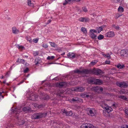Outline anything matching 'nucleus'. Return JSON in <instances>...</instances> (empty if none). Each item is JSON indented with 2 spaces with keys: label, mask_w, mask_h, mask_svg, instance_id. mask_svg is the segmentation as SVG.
Instances as JSON below:
<instances>
[{
  "label": "nucleus",
  "mask_w": 128,
  "mask_h": 128,
  "mask_svg": "<svg viewBox=\"0 0 128 128\" xmlns=\"http://www.w3.org/2000/svg\"><path fill=\"white\" fill-rule=\"evenodd\" d=\"M92 71L93 72L92 74H94L97 76L101 75L102 74V71L100 69L96 70L94 69L92 70Z\"/></svg>",
  "instance_id": "4"
},
{
  "label": "nucleus",
  "mask_w": 128,
  "mask_h": 128,
  "mask_svg": "<svg viewBox=\"0 0 128 128\" xmlns=\"http://www.w3.org/2000/svg\"><path fill=\"white\" fill-rule=\"evenodd\" d=\"M23 111L26 113H28L31 111V108L29 107H24L22 108Z\"/></svg>",
  "instance_id": "13"
},
{
  "label": "nucleus",
  "mask_w": 128,
  "mask_h": 128,
  "mask_svg": "<svg viewBox=\"0 0 128 128\" xmlns=\"http://www.w3.org/2000/svg\"><path fill=\"white\" fill-rule=\"evenodd\" d=\"M96 78L93 77L89 78L88 79V82L91 84H94Z\"/></svg>",
  "instance_id": "14"
},
{
  "label": "nucleus",
  "mask_w": 128,
  "mask_h": 128,
  "mask_svg": "<svg viewBox=\"0 0 128 128\" xmlns=\"http://www.w3.org/2000/svg\"><path fill=\"white\" fill-rule=\"evenodd\" d=\"M82 101V100L79 98L76 97H74L70 100V102H81Z\"/></svg>",
  "instance_id": "6"
},
{
  "label": "nucleus",
  "mask_w": 128,
  "mask_h": 128,
  "mask_svg": "<svg viewBox=\"0 0 128 128\" xmlns=\"http://www.w3.org/2000/svg\"><path fill=\"white\" fill-rule=\"evenodd\" d=\"M67 111L66 110H64L63 111V113L65 114H66L67 113Z\"/></svg>",
  "instance_id": "59"
},
{
  "label": "nucleus",
  "mask_w": 128,
  "mask_h": 128,
  "mask_svg": "<svg viewBox=\"0 0 128 128\" xmlns=\"http://www.w3.org/2000/svg\"><path fill=\"white\" fill-rule=\"evenodd\" d=\"M42 46L44 48H48V46L47 44H42Z\"/></svg>",
  "instance_id": "48"
},
{
  "label": "nucleus",
  "mask_w": 128,
  "mask_h": 128,
  "mask_svg": "<svg viewBox=\"0 0 128 128\" xmlns=\"http://www.w3.org/2000/svg\"><path fill=\"white\" fill-rule=\"evenodd\" d=\"M88 112L89 113V115L91 116H94L96 114V111L94 109H90L88 110Z\"/></svg>",
  "instance_id": "10"
},
{
  "label": "nucleus",
  "mask_w": 128,
  "mask_h": 128,
  "mask_svg": "<svg viewBox=\"0 0 128 128\" xmlns=\"http://www.w3.org/2000/svg\"><path fill=\"white\" fill-rule=\"evenodd\" d=\"M50 98V97L49 96L46 94L43 97V99L44 100H48Z\"/></svg>",
  "instance_id": "30"
},
{
  "label": "nucleus",
  "mask_w": 128,
  "mask_h": 128,
  "mask_svg": "<svg viewBox=\"0 0 128 128\" xmlns=\"http://www.w3.org/2000/svg\"><path fill=\"white\" fill-rule=\"evenodd\" d=\"M38 39H34L33 40V41L35 43H37L38 42Z\"/></svg>",
  "instance_id": "51"
},
{
  "label": "nucleus",
  "mask_w": 128,
  "mask_h": 128,
  "mask_svg": "<svg viewBox=\"0 0 128 128\" xmlns=\"http://www.w3.org/2000/svg\"><path fill=\"white\" fill-rule=\"evenodd\" d=\"M96 63V60H94L92 61L90 64L92 65H94Z\"/></svg>",
  "instance_id": "43"
},
{
  "label": "nucleus",
  "mask_w": 128,
  "mask_h": 128,
  "mask_svg": "<svg viewBox=\"0 0 128 128\" xmlns=\"http://www.w3.org/2000/svg\"><path fill=\"white\" fill-rule=\"evenodd\" d=\"M9 76V75L8 74V73H7L6 75L5 76V77H6V78L8 77V76Z\"/></svg>",
  "instance_id": "64"
},
{
  "label": "nucleus",
  "mask_w": 128,
  "mask_h": 128,
  "mask_svg": "<svg viewBox=\"0 0 128 128\" xmlns=\"http://www.w3.org/2000/svg\"><path fill=\"white\" fill-rule=\"evenodd\" d=\"M94 90L96 92H102L103 90V88L100 86H96L94 88Z\"/></svg>",
  "instance_id": "15"
},
{
  "label": "nucleus",
  "mask_w": 128,
  "mask_h": 128,
  "mask_svg": "<svg viewBox=\"0 0 128 128\" xmlns=\"http://www.w3.org/2000/svg\"><path fill=\"white\" fill-rule=\"evenodd\" d=\"M51 20H49L48 21V22L46 23L47 24H49V23H50L51 21Z\"/></svg>",
  "instance_id": "60"
},
{
  "label": "nucleus",
  "mask_w": 128,
  "mask_h": 128,
  "mask_svg": "<svg viewBox=\"0 0 128 128\" xmlns=\"http://www.w3.org/2000/svg\"><path fill=\"white\" fill-rule=\"evenodd\" d=\"M90 36L91 38L93 39H96L97 36L94 34V33H92V34L90 33Z\"/></svg>",
  "instance_id": "24"
},
{
  "label": "nucleus",
  "mask_w": 128,
  "mask_h": 128,
  "mask_svg": "<svg viewBox=\"0 0 128 128\" xmlns=\"http://www.w3.org/2000/svg\"><path fill=\"white\" fill-rule=\"evenodd\" d=\"M29 70V69L28 68H26L24 70V72L25 73L27 72Z\"/></svg>",
  "instance_id": "49"
},
{
  "label": "nucleus",
  "mask_w": 128,
  "mask_h": 128,
  "mask_svg": "<svg viewBox=\"0 0 128 128\" xmlns=\"http://www.w3.org/2000/svg\"><path fill=\"white\" fill-rule=\"evenodd\" d=\"M68 3V2L67 0H65V2L63 3V4L64 5H65Z\"/></svg>",
  "instance_id": "50"
},
{
  "label": "nucleus",
  "mask_w": 128,
  "mask_h": 128,
  "mask_svg": "<svg viewBox=\"0 0 128 128\" xmlns=\"http://www.w3.org/2000/svg\"><path fill=\"white\" fill-rule=\"evenodd\" d=\"M54 56H48V57L47 58V60H53L54 58Z\"/></svg>",
  "instance_id": "39"
},
{
  "label": "nucleus",
  "mask_w": 128,
  "mask_h": 128,
  "mask_svg": "<svg viewBox=\"0 0 128 128\" xmlns=\"http://www.w3.org/2000/svg\"><path fill=\"white\" fill-rule=\"evenodd\" d=\"M82 9L83 11H84V12H87L88 10L86 8L84 7V8H83Z\"/></svg>",
  "instance_id": "55"
},
{
  "label": "nucleus",
  "mask_w": 128,
  "mask_h": 128,
  "mask_svg": "<svg viewBox=\"0 0 128 128\" xmlns=\"http://www.w3.org/2000/svg\"><path fill=\"white\" fill-rule=\"evenodd\" d=\"M68 4H72L73 2H74V0H68Z\"/></svg>",
  "instance_id": "46"
},
{
  "label": "nucleus",
  "mask_w": 128,
  "mask_h": 128,
  "mask_svg": "<svg viewBox=\"0 0 128 128\" xmlns=\"http://www.w3.org/2000/svg\"><path fill=\"white\" fill-rule=\"evenodd\" d=\"M106 56L107 57V58L108 59H110L111 58L110 55L108 54H106Z\"/></svg>",
  "instance_id": "53"
},
{
  "label": "nucleus",
  "mask_w": 128,
  "mask_h": 128,
  "mask_svg": "<svg viewBox=\"0 0 128 128\" xmlns=\"http://www.w3.org/2000/svg\"><path fill=\"white\" fill-rule=\"evenodd\" d=\"M25 62L24 60L20 59V63H22L24 64Z\"/></svg>",
  "instance_id": "45"
},
{
  "label": "nucleus",
  "mask_w": 128,
  "mask_h": 128,
  "mask_svg": "<svg viewBox=\"0 0 128 128\" xmlns=\"http://www.w3.org/2000/svg\"><path fill=\"white\" fill-rule=\"evenodd\" d=\"M45 106V104L44 103L38 105L37 107L39 108H44Z\"/></svg>",
  "instance_id": "26"
},
{
  "label": "nucleus",
  "mask_w": 128,
  "mask_h": 128,
  "mask_svg": "<svg viewBox=\"0 0 128 128\" xmlns=\"http://www.w3.org/2000/svg\"><path fill=\"white\" fill-rule=\"evenodd\" d=\"M28 5L32 7H33L34 6V4L33 3H31V0H28Z\"/></svg>",
  "instance_id": "28"
},
{
  "label": "nucleus",
  "mask_w": 128,
  "mask_h": 128,
  "mask_svg": "<svg viewBox=\"0 0 128 128\" xmlns=\"http://www.w3.org/2000/svg\"><path fill=\"white\" fill-rule=\"evenodd\" d=\"M112 26L114 28L117 29V30H119V27L118 26H116L115 24H113L112 25Z\"/></svg>",
  "instance_id": "44"
},
{
  "label": "nucleus",
  "mask_w": 128,
  "mask_h": 128,
  "mask_svg": "<svg viewBox=\"0 0 128 128\" xmlns=\"http://www.w3.org/2000/svg\"><path fill=\"white\" fill-rule=\"evenodd\" d=\"M105 63L106 64H109L110 62L109 60H106L105 62Z\"/></svg>",
  "instance_id": "56"
},
{
  "label": "nucleus",
  "mask_w": 128,
  "mask_h": 128,
  "mask_svg": "<svg viewBox=\"0 0 128 128\" xmlns=\"http://www.w3.org/2000/svg\"><path fill=\"white\" fill-rule=\"evenodd\" d=\"M124 8L120 6L118 9V11L120 12H122L124 11Z\"/></svg>",
  "instance_id": "32"
},
{
  "label": "nucleus",
  "mask_w": 128,
  "mask_h": 128,
  "mask_svg": "<svg viewBox=\"0 0 128 128\" xmlns=\"http://www.w3.org/2000/svg\"><path fill=\"white\" fill-rule=\"evenodd\" d=\"M24 82V80H22L18 84V85H19L23 83Z\"/></svg>",
  "instance_id": "61"
},
{
  "label": "nucleus",
  "mask_w": 128,
  "mask_h": 128,
  "mask_svg": "<svg viewBox=\"0 0 128 128\" xmlns=\"http://www.w3.org/2000/svg\"><path fill=\"white\" fill-rule=\"evenodd\" d=\"M104 36L102 34H100L98 37V39L99 40H101L104 38Z\"/></svg>",
  "instance_id": "33"
},
{
  "label": "nucleus",
  "mask_w": 128,
  "mask_h": 128,
  "mask_svg": "<svg viewBox=\"0 0 128 128\" xmlns=\"http://www.w3.org/2000/svg\"><path fill=\"white\" fill-rule=\"evenodd\" d=\"M67 85V83L66 82H60L57 83V85L58 86L60 87H65Z\"/></svg>",
  "instance_id": "17"
},
{
  "label": "nucleus",
  "mask_w": 128,
  "mask_h": 128,
  "mask_svg": "<svg viewBox=\"0 0 128 128\" xmlns=\"http://www.w3.org/2000/svg\"><path fill=\"white\" fill-rule=\"evenodd\" d=\"M120 56L124 57L128 56V50H122L120 52Z\"/></svg>",
  "instance_id": "5"
},
{
  "label": "nucleus",
  "mask_w": 128,
  "mask_h": 128,
  "mask_svg": "<svg viewBox=\"0 0 128 128\" xmlns=\"http://www.w3.org/2000/svg\"><path fill=\"white\" fill-rule=\"evenodd\" d=\"M74 72L75 73H77L78 74L82 73V71H81L78 69L74 70Z\"/></svg>",
  "instance_id": "36"
},
{
  "label": "nucleus",
  "mask_w": 128,
  "mask_h": 128,
  "mask_svg": "<svg viewBox=\"0 0 128 128\" xmlns=\"http://www.w3.org/2000/svg\"><path fill=\"white\" fill-rule=\"evenodd\" d=\"M86 127V128H93L94 127V126L92 124H85Z\"/></svg>",
  "instance_id": "21"
},
{
  "label": "nucleus",
  "mask_w": 128,
  "mask_h": 128,
  "mask_svg": "<svg viewBox=\"0 0 128 128\" xmlns=\"http://www.w3.org/2000/svg\"><path fill=\"white\" fill-rule=\"evenodd\" d=\"M97 31L96 30L94 29H91L90 30V33L92 34V33H94V32L95 33H97Z\"/></svg>",
  "instance_id": "41"
},
{
  "label": "nucleus",
  "mask_w": 128,
  "mask_h": 128,
  "mask_svg": "<svg viewBox=\"0 0 128 128\" xmlns=\"http://www.w3.org/2000/svg\"><path fill=\"white\" fill-rule=\"evenodd\" d=\"M114 33L113 32H107L106 34V36L108 37H112L114 36Z\"/></svg>",
  "instance_id": "20"
},
{
  "label": "nucleus",
  "mask_w": 128,
  "mask_h": 128,
  "mask_svg": "<svg viewBox=\"0 0 128 128\" xmlns=\"http://www.w3.org/2000/svg\"><path fill=\"white\" fill-rule=\"evenodd\" d=\"M46 112H39L33 114L32 116V118L33 119L38 120L45 118L46 116Z\"/></svg>",
  "instance_id": "1"
},
{
  "label": "nucleus",
  "mask_w": 128,
  "mask_h": 128,
  "mask_svg": "<svg viewBox=\"0 0 128 128\" xmlns=\"http://www.w3.org/2000/svg\"><path fill=\"white\" fill-rule=\"evenodd\" d=\"M59 79V78L57 77H56L54 78L53 80H58Z\"/></svg>",
  "instance_id": "58"
},
{
  "label": "nucleus",
  "mask_w": 128,
  "mask_h": 128,
  "mask_svg": "<svg viewBox=\"0 0 128 128\" xmlns=\"http://www.w3.org/2000/svg\"><path fill=\"white\" fill-rule=\"evenodd\" d=\"M121 128H127V125H122L121 126Z\"/></svg>",
  "instance_id": "52"
},
{
  "label": "nucleus",
  "mask_w": 128,
  "mask_h": 128,
  "mask_svg": "<svg viewBox=\"0 0 128 128\" xmlns=\"http://www.w3.org/2000/svg\"><path fill=\"white\" fill-rule=\"evenodd\" d=\"M122 14H120V15H118V16H116V18H118L120 16H122Z\"/></svg>",
  "instance_id": "62"
},
{
  "label": "nucleus",
  "mask_w": 128,
  "mask_h": 128,
  "mask_svg": "<svg viewBox=\"0 0 128 128\" xmlns=\"http://www.w3.org/2000/svg\"><path fill=\"white\" fill-rule=\"evenodd\" d=\"M124 112L126 114V116H128V108L125 109Z\"/></svg>",
  "instance_id": "47"
},
{
  "label": "nucleus",
  "mask_w": 128,
  "mask_h": 128,
  "mask_svg": "<svg viewBox=\"0 0 128 128\" xmlns=\"http://www.w3.org/2000/svg\"><path fill=\"white\" fill-rule=\"evenodd\" d=\"M67 56L68 58H71L73 59L74 58H77L79 56V55L73 52H69L68 53V54H67Z\"/></svg>",
  "instance_id": "3"
},
{
  "label": "nucleus",
  "mask_w": 128,
  "mask_h": 128,
  "mask_svg": "<svg viewBox=\"0 0 128 128\" xmlns=\"http://www.w3.org/2000/svg\"><path fill=\"white\" fill-rule=\"evenodd\" d=\"M12 112L14 113L15 114L14 115V116L16 118H17L18 119L19 118V113L18 112H16L15 110H14L13 111H12Z\"/></svg>",
  "instance_id": "23"
},
{
  "label": "nucleus",
  "mask_w": 128,
  "mask_h": 128,
  "mask_svg": "<svg viewBox=\"0 0 128 128\" xmlns=\"http://www.w3.org/2000/svg\"><path fill=\"white\" fill-rule=\"evenodd\" d=\"M81 30L82 32L84 34H86L87 32L86 29L85 28L83 27H82L81 28Z\"/></svg>",
  "instance_id": "31"
},
{
  "label": "nucleus",
  "mask_w": 128,
  "mask_h": 128,
  "mask_svg": "<svg viewBox=\"0 0 128 128\" xmlns=\"http://www.w3.org/2000/svg\"><path fill=\"white\" fill-rule=\"evenodd\" d=\"M26 39L30 42H32V40L31 38L29 37L26 36Z\"/></svg>",
  "instance_id": "37"
},
{
  "label": "nucleus",
  "mask_w": 128,
  "mask_h": 128,
  "mask_svg": "<svg viewBox=\"0 0 128 128\" xmlns=\"http://www.w3.org/2000/svg\"><path fill=\"white\" fill-rule=\"evenodd\" d=\"M38 97L37 95L32 94L30 96V100L34 101H37Z\"/></svg>",
  "instance_id": "8"
},
{
  "label": "nucleus",
  "mask_w": 128,
  "mask_h": 128,
  "mask_svg": "<svg viewBox=\"0 0 128 128\" xmlns=\"http://www.w3.org/2000/svg\"><path fill=\"white\" fill-rule=\"evenodd\" d=\"M12 32L14 34H17L19 32V30L17 29L15 27H14L12 28Z\"/></svg>",
  "instance_id": "19"
},
{
  "label": "nucleus",
  "mask_w": 128,
  "mask_h": 128,
  "mask_svg": "<svg viewBox=\"0 0 128 128\" xmlns=\"http://www.w3.org/2000/svg\"><path fill=\"white\" fill-rule=\"evenodd\" d=\"M117 86L121 88H126L128 86V84L124 82H117L116 83Z\"/></svg>",
  "instance_id": "2"
},
{
  "label": "nucleus",
  "mask_w": 128,
  "mask_h": 128,
  "mask_svg": "<svg viewBox=\"0 0 128 128\" xmlns=\"http://www.w3.org/2000/svg\"><path fill=\"white\" fill-rule=\"evenodd\" d=\"M39 52L38 51H35L34 52L33 54L34 56H36L38 55Z\"/></svg>",
  "instance_id": "40"
},
{
  "label": "nucleus",
  "mask_w": 128,
  "mask_h": 128,
  "mask_svg": "<svg viewBox=\"0 0 128 128\" xmlns=\"http://www.w3.org/2000/svg\"><path fill=\"white\" fill-rule=\"evenodd\" d=\"M105 109V112H107L108 114H109L110 112L112 110V109L110 107L106 106V107H103Z\"/></svg>",
  "instance_id": "11"
},
{
  "label": "nucleus",
  "mask_w": 128,
  "mask_h": 128,
  "mask_svg": "<svg viewBox=\"0 0 128 128\" xmlns=\"http://www.w3.org/2000/svg\"><path fill=\"white\" fill-rule=\"evenodd\" d=\"M92 70L84 69L82 71V73H83L86 74H92Z\"/></svg>",
  "instance_id": "7"
},
{
  "label": "nucleus",
  "mask_w": 128,
  "mask_h": 128,
  "mask_svg": "<svg viewBox=\"0 0 128 128\" xmlns=\"http://www.w3.org/2000/svg\"><path fill=\"white\" fill-rule=\"evenodd\" d=\"M41 62V58H40L38 57H36L35 60V65H37L38 64H40Z\"/></svg>",
  "instance_id": "18"
},
{
  "label": "nucleus",
  "mask_w": 128,
  "mask_h": 128,
  "mask_svg": "<svg viewBox=\"0 0 128 128\" xmlns=\"http://www.w3.org/2000/svg\"><path fill=\"white\" fill-rule=\"evenodd\" d=\"M84 90V88L82 87L76 86L74 88V91L77 92H82Z\"/></svg>",
  "instance_id": "9"
},
{
  "label": "nucleus",
  "mask_w": 128,
  "mask_h": 128,
  "mask_svg": "<svg viewBox=\"0 0 128 128\" xmlns=\"http://www.w3.org/2000/svg\"><path fill=\"white\" fill-rule=\"evenodd\" d=\"M20 58H18V60H16V62H19L20 63Z\"/></svg>",
  "instance_id": "63"
},
{
  "label": "nucleus",
  "mask_w": 128,
  "mask_h": 128,
  "mask_svg": "<svg viewBox=\"0 0 128 128\" xmlns=\"http://www.w3.org/2000/svg\"><path fill=\"white\" fill-rule=\"evenodd\" d=\"M122 0H112V1L114 3H120L121 2Z\"/></svg>",
  "instance_id": "38"
},
{
  "label": "nucleus",
  "mask_w": 128,
  "mask_h": 128,
  "mask_svg": "<svg viewBox=\"0 0 128 128\" xmlns=\"http://www.w3.org/2000/svg\"><path fill=\"white\" fill-rule=\"evenodd\" d=\"M104 26H100L97 28V30H98V33H100V32L103 30V29L104 28Z\"/></svg>",
  "instance_id": "22"
},
{
  "label": "nucleus",
  "mask_w": 128,
  "mask_h": 128,
  "mask_svg": "<svg viewBox=\"0 0 128 128\" xmlns=\"http://www.w3.org/2000/svg\"><path fill=\"white\" fill-rule=\"evenodd\" d=\"M85 124H83L82 125L80 126V128H86V127Z\"/></svg>",
  "instance_id": "54"
},
{
  "label": "nucleus",
  "mask_w": 128,
  "mask_h": 128,
  "mask_svg": "<svg viewBox=\"0 0 128 128\" xmlns=\"http://www.w3.org/2000/svg\"><path fill=\"white\" fill-rule=\"evenodd\" d=\"M84 97H86V98H88L89 97H90V96L88 94H83Z\"/></svg>",
  "instance_id": "57"
},
{
  "label": "nucleus",
  "mask_w": 128,
  "mask_h": 128,
  "mask_svg": "<svg viewBox=\"0 0 128 128\" xmlns=\"http://www.w3.org/2000/svg\"><path fill=\"white\" fill-rule=\"evenodd\" d=\"M17 47L19 49H21L22 50H23L24 48V47L22 46H20L19 45H17Z\"/></svg>",
  "instance_id": "42"
},
{
  "label": "nucleus",
  "mask_w": 128,
  "mask_h": 128,
  "mask_svg": "<svg viewBox=\"0 0 128 128\" xmlns=\"http://www.w3.org/2000/svg\"><path fill=\"white\" fill-rule=\"evenodd\" d=\"M25 123V121L22 120H20L18 121V124L19 125H22Z\"/></svg>",
  "instance_id": "25"
},
{
  "label": "nucleus",
  "mask_w": 128,
  "mask_h": 128,
  "mask_svg": "<svg viewBox=\"0 0 128 128\" xmlns=\"http://www.w3.org/2000/svg\"><path fill=\"white\" fill-rule=\"evenodd\" d=\"M103 83V82L102 80H100V79H95L94 84L100 85Z\"/></svg>",
  "instance_id": "16"
},
{
  "label": "nucleus",
  "mask_w": 128,
  "mask_h": 128,
  "mask_svg": "<svg viewBox=\"0 0 128 128\" xmlns=\"http://www.w3.org/2000/svg\"><path fill=\"white\" fill-rule=\"evenodd\" d=\"M79 20L82 22H87L89 21V19L87 17H82L80 18L79 19Z\"/></svg>",
  "instance_id": "12"
},
{
  "label": "nucleus",
  "mask_w": 128,
  "mask_h": 128,
  "mask_svg": "<svg viewBox=\"0 0 128 128\" xmlns=\"http://www.w3.org/2000/svg\"><path fill=\"white\" fill-rule=\"evenodd\" d=\"M119 98L125 100H127V98L124 96L123 95H121L119 97Z\"/></svg>",
  "instance_id": "34"
},
{
  "label": "nucleus",
  "mask_w": 128,
  "mask_h": 128,
  "mask_svg": "<svg viewBox=\"0 0 128 128\" xmlns=\"http://www.w3.org/2000/svg\"><path fill=\"white\" fill-rule=\"evenodd\" d=\"M117 67L119 69H122V68H124L125 67V66L124 64L122 65L120 64H118L117 65Z\"/></svg>",
  "instance_id": "29"
},
{
  "label": "nucleus",
  "mask_w": 128,
  "mask_h": 128,
  "mask_svg": "<svg viewBox=\"0 0 128 128\" xmlns=\"http://www.w3.org/2000/svg\"><path fill=\"white\" fill-rule=\"evenodd\" d=\"M73 114V112L71 111H67L66 116H72Z\"/></svg>",
  "instance_id": "27"
},
{
  "label": "nucleus",
  "mask_w": 128,
  "mask_h": 128,
  "mask_svg": "<svg viewBox=\"0 0 128 128\" xmlns=\"http://www.w3.org/2000/svg\"><path fill=\"white\" fill-rule=\"evenodd\" d=\"M50 43L51 46L52 47L56 48L57 46V45L55 44V43L54 42H50Z\"/></svg>",
  "instance_id": "35"
}]
</instances>
